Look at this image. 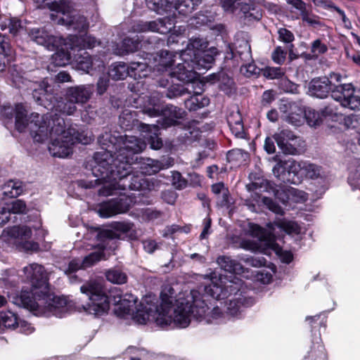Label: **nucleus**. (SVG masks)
<instances>
[{"label": "nucleus", "mask_w": 360, "mask_h": 360, "mask_svg": "<svg viewBox=\"0 0 360 360\" xmlns=\"http://www.w3.org/2000/svg\"><path fill=\"white\" fill-rule=\"evenodd\" d=\"M204 290V295L192 290L175 299L174 289L165 288L160 293V303L155 311L146 307L143 311L136 308L137 298L131 293L122 295L120 288H114L108 295L99 283L93 281V315L105 314L112 302L118 317L130 316L135 321L144 324L153 316L157 325L162 328H185L192 319L205 323L224 322L228 316H237L244 308L254 304L253 299L245 295L243 282L236 275L212 277Z\"/></svg>", "instance_id": "f257e3e1"}, {"label": "nucleus", "mask_w": 360, "mask_h": 360, "mask_svg": "<svg viewBox=\"0 0 360 360\" xmlns=\"http://www.w3.org/2000/svg\"><path fill=\"white\" fill-rule=\"evenodd\" d=\"M26 281L30 283V290L8 292V297L14 304L23 307L36 316H55L62 318L70 313L74 304L65 297L55 296L49 292L48 274L44 267L32 263L23 268Z\"/></svg>", "instance_id": "f03ea898"}, {"label": "nucleus", "mask_w": 360, "mask_h": 360, "mask_svg": "<svg viewBox=\"0 0 360 360\" xmlns=\"http://www.w3.org/2000/svg\"><path fill=\"white\" fill-rule=\"evenodd\" d=\"M132 164L128 162H115V166L108 169V176H96L95 180L82 181L79 185L90 188L99 184L103 186L98 190L102 196L117 195L118 198L101 202L98 206V214L103 218H108L116 214L127 212L135 203L132 195L123 193L127 188L139 190L143 187L144 179L139 175L132 174Z\"/></svg>", "instance_id": "7ed1b4c3"}, {"label": "nucleus", "mask_w": 360, "mask_h": 360, "mask_svg": "<svg viewBox=\"0 0 360 360\" xmlns=\"http://www.w3.org/2000/svg\"><path fill=\"white\" fill-rule=\"evenodd\" d=\"M1 114L6 128L11 127L14 123L16 130L19 132L25 131L28 127L34 141L44 143L50 139L51 143L48 148L52 156L64 158L72 153L73 139H71L70 135L66 138L63 136L62 131L58 134L51 133L53 119L60 116L57 113L51 112L40 115L34 112L27 117L25 108L19 103L15 107L4 105Z\"/></svg>", "instance_id": "20e7f679"}, {"label": "nucleus", "mask_w": 360, "mask_h": 360, "mask_svg": "<svg viewBox=\"0 0 360 360\" xmlns=\"http://www.w3.org/2000/svg\"><path fill=\"white\" fill-rule=\"evenodd\" d=\"M98 141L101 150L94 154L92 174L94 176L106 177L108 176L109 167L115 166L117 160L132 164L135 160L134 155L145 149L148 141L134 136L116 135L106 131L98 136Z\"/></svg>", "instance_id": "39448f33"}, {"label": "nucleus", "mask_w": 360, "mask_h": 360, "mask_svg": "<svg viewBox=\"0 0 360 360\" xmlns=\"http://www.w3.org/2000/svg\"><path fill=\"white\" fill-rule=\"evenodd\" d=\"M52 11L50 18L53 22L58 25H65L68 29L78 31L79 34L71 35L68 38V42L65 41V46H69L72 51L78 52L86 51L85 49H91L100 44V41L94 36L87 34L86 30L89 24L86 18L77 14L72 10L68 4L60 0L46 3Z\"/></svg>", "instance_id": "423d86ee"}, {"label": "nucleus", "mask_w": 360, "mask_h": 360, "mask_svg": "<svg viewBox=\"0 0 360 360\" xmlns=\"http://www.w3.org/2000/svg\"><path fill=\"white\" fill-rule=\"evenodd\" d=\"M137 112L131 109H125L119 117V124L126 131L136 129L146 139L150 148L158 150L162 146V141L159 138V127L156 124H146L137 119Z\"/></svg>", "instance_id": "0eeeda50"}, {"label": "nucleus", "mask_w": 360, "mask_h": 360, "mask_svg": "<svg viewBox=\"0 0 360 360\" xmlns=\"http://www.w3.org/2000/svg\"><path fill=\"white\" fill-rule=\"evenodd\" d=\"M34 99L39 105L44 106L47 109H55L68 115H72L77 110L76 103L67 98L65 94V98L56 101L53 94V89L46 82H42L37 89H34L32 92Z\"/></svg>", "instance_id": "6e6552de"}, {"label": "nucleus", "mask_w": 360, "mask_h": 360, "mask_svg": "<svg viewBox=\"0 0 360 360\" xmlns=\"http://www.w3.org/2000/svg\"><path fill=\"white\" fill-rule=\"evenodd\" d=\"M143 113L150 117H162V127L167 128L179 124V120L186 115L182 108L173 105H163L158 98L151 96L148 98V103L144 105Z\"/></svg>", "instance_id": "1a4fd4ad"}, {"label": "nucleus", "mask_w": 360, "mask_h": 360, "mask_svg": "<svg viewBox=\"0 0 360 360\" xmlns=\"http://www.w3.org/2000/svg\"><path fill=\"white\" fill-rule=\"evenodd\" d=\"M148 8L160 15L175 11L186 15L201 4L202 0H146Z\"/></svg>", "instance_id": "9d476101"}, {"label": "nucleus", "mask_w": 360, "mask_h": 360, "mask_svg": "<svg viewBox=\"0 0 360 360\" xmlns=\"http://www.w3.org/2000/svg\"><path fill=\"white\" fill-rule=\"evenodd\" d=\"M246 232L257 238V241L243 240V248L251 251L265 252L267 249H276V243L273 234L260 226L249 222Z\"/></svg>", "instance_id": "9b49d317"}, {"label": "nucleus", "mask_w": 360, "mask_h": 360, "mask_svg": "<svg viewBox=\"0 0 360 360\" xmlns=\"http://www.w3.org/2000/svg\"><path fill=\"white\" fill-rule=\"evenodd\" d=\"M29 39L34 43L43 46L47 50L53 51L59 46L65 44V39L54 35L45 27H32L27 30Z\"/></svg>", "instance_id": "f8f14e48"}, {"label": "nucleus", "mask_w": 360, "mask_h": 360, "mask_svg": "<svg viewBox=\"0 0 360 360\" xmlns=\"http://www.w3.org/2000/svg\"><path fill=\"white\" fill-rule=\"evenodd\" d=\"M60 131L63 132L64 137L68 138V135H70L71 139H73V145L76 143L86 145L94 140L91 134L84 131L79 132L72 126H70L66 129L64 119L60 116H56L55 119H53V126L51 128V133L58 134Z\"/></svg>", "instance_id": "ddd939ff"}, {"label": "nucleus", "mask_w": 360, "mask_h": 360, "mask_svg": "<svg viewBox=\"0 0 360 360\" xmlns=\"http://www.w3.org/2000/svg\"><path fill=\"white\" fill-rule=\"evenodd\" d=\"M174 17L167 16L150 22H135L131 27L134 32H144L148 31L156 32L160 34H167L174 27Z\"/></svg>", "instance_id": "4468645a"}, {"label": "nucleus", "mask_w": 360, "mask_h": 360, "mask_svg": "<svg viewBox=\"0 0 360 360\" xmlns=\"http://www.w3.org/2000/svg\"><path fill=\"white\" fill-rule=\"evenodd\" d=\"M291 169L295 172L294 180L292 184H299L303 178L317 179L321 176V167L309 161H295L292 163Z\"/></svg>", "instance_id": "2eb2a0df"}, {"label": "nucleus", "mask_w": 360, "mask_h": 360, "mask_svg": "<svg viewBox=\"0 0 360 360\" xmlns=\"http://www.w3.org/2000/svg\"><path fill=\"white\" fill-rule=\"evenodd\" d=\"M278 148L287 155H297L299 153L300 139L292 131L288 129H283L274 135Z\"/></svg>", "instance_id": "dca6fc26"}, {"label": "nucleus", "mask_w": 360, "mask_h": 360, "mask_svg": "<svg viewBox=\"0 0 360 360\" xmlns=\"http://www.w3.org/2000/svg\"><path fill=\"white\" fill-rule=\"evenodd\" d=\"M72 51V61L75 62L76 68L86 73L92 70H101L104 65L103 61L98 57L92 58L88 52H78L76 50Z\"/></svg>", "instance_id": "f3484780"}, {"label": "nucleus", "mask_w": 360, "mask_h": 360, "mask_svg": "<svg viewBox=\"0 0 360 360\" xmlns=\"http://www.w3.org/2000/svg\"><path fill=\"white\" fill-rule=\"evenodd\" d=\"M335 94H338L334 99L339 101L342 106L355 110L360 106V97L354 95V89L351 83H344L336 86Z\"/></svg>", "instance_id": "a211bd4d"}, {"label": "nucleus", "mask_w": 360, "mask_h": 360, "mask_svg": "<svg viewBox=\"0 0 360 360\" xmlns=\"http://www.w3.org/2000/svg\"><path fill=\"white\" fill-rule=\"evenodd\" d=\"M172 165V163L170 160L163 162L148 158H140L139 159L137 157L132 163L133 169H139L140 173L144 175H153L161 169L170 167Z\"/></svg>", "instance_id": "6ab92c4d"}, {"label": "nucleus", "mask_w": 360, "mask_h": 360, "mask_svg": "<svg viewBox=\"0 0 360 360\" xmlns=\"http://www.w3.org/2000/svg\"><path fill=\"white\" fill-rule=\"evenodd\" d=\"M183 61L179 63L174 68H172L167 76L169 77H175L179 81L185 82L188 86L191 84L193 89L195 80L198 77V74L195 71L190 60L186 61L185 58H181Z\"/></svg>", "instance_id": "aec40b11"}, {"label": "nucleus", "mask_w": 360, "mask_h": 360, "mask_svg": "<svg viewBox=\"0 0 360 360\" xmlns=\"http://www.w3.org/2000/svg\"><path fill=\"white\" fill-rule=\"evenodd\" d=\"M4 235L14 239L16 243H24V248L28 250H35L37 248V244L34 243L28 242L32 236V230L27 226H13L8 228L4 231Z\"/></svg>", "instance_id": "412c9836"}, {"label": "nucleus", "mask_w": 360, "mask_h": 360, "mask_svg": "<svg viewBox=\"0 0 360 360\" xmlns=\"http://www.w3.org/2000/svg\"><path fill=\"white\" fill-rule=\"evenodd\" d=\"M333 85L328 77L314 78L309 83V91L314 97L324 98L330 91L333 93Z\"/></svg>", "instance_id": "4be33fe9"}, {"label": "nucleus", "mask_w": 360, "mask_h": 360, "mask_svg": "<svg viewBox=\"0 0 360 360\" xmlns=\"http://www.w3.org/2000/svg\"><path fill=\"white\" fill-rule=\"evenodd\" d=\"M94 92L93 85H80L70 87L67 89V98L75 101L77 104L86 103L91 97Z\"/></svg>", "instance_id": "5701e85b"}, {"label": "nucleus", "mask_w": 360, "mask_h": 360, "mask_svg": "<svg viewBox=\"0 0 360 360\" xmlns=\"http://www.w3.org/2000/svg\"><path fill=\"white\" fill-rule=\"evenodd\" d=\"M174 57L175 54L167 50H162L157 53L153 58L154 65L153 68L154 70L160 73L169 74L172 69L171 67L174 63Z\"/></svg>", "instance_id": "b1692460"}, {"label": "nucleus", "mask_w": 360, "mask_h": 360, "mask_svg": "<svg viewBox=\"0 0 360 360\" xmlns=\"http://www.w3.org/2000/svg\"><path fill=\"white\" fill-rule=\"evenodd\" d=\"M292 163H295V160L292 159L278 161L273 167L274 175L283 182L292 184V180H294L295 177V172L291 169Z\"/></svg>", "instance_id": "393cba45"}, {"label": "nucleus", "mask_w": 360, "mask_h": 360, "mask_svg": "<svg viewBox=\"0 0 360 360\" xmlns=\"http://www.w3.org/2000/svg\"><path fill=\"white\" fill-rule=\"evenodd\" d=\"M207 41L202 39H191L186 48L181 51V58H185L186 61L191 60L192 57L195 58L200 52L207 50Z\"/></svg>", "instance_id": "a878e982"}, {"label": "nucleus", "mask_w": 360, "mask_h": 360, "mask_svg": "<svg viewBox=\"0 0 360 360\" xmlns=\"http://www.w3.org/2000/svg\"><path fill=\"white\" fill-rule=\"evenodd\" d=\"M227 122L231 133L236 138L246 139L247 134L244 129L242 115L238 110L232 112L229 115Z\"/></svg>", "instance_id": "bb28decb"}, {"label": "nucleus", "mask_w": 360, "mask_h": 360, "mask_svg": "<svg viewBox=\"0 0 360 360\" xmlns=\"http://www.w3.org/2000/svg\"><path fill=\"white\" fill-rule=\"evenodd\" d=\"M190 61L195 71L196 70H208L212 67L214 61V51L212 50L201 51L198 56H195V58L192 57Z\"/></svg>", "instance_id": "cd10ccee"}, {"label": "nucleus", "mask_w": 360, "mask_h": 360, "mask_svg": "<svg viewBox=\"0 0 360 360\" xmlns=\"http://www.w3.org/2000/svg\"><path fill=\"white\" fill-rule=\"evenodd\" d=\"M70 46L62 45L55 49L56 52L52 56V62L56 66H64L72 60V51H68Z\"/></svg>", "instance_id": "c85d7f7f"}, {"label": "nucleus", "mask_w": 360, "mask_h": 360, "mask_svg": "<svg viewBox=\"0 0 360 360\" xmlns=\"http://www.w3.org/2000/svg\"><path fill=\"white\" fill-rule=\"evenodd\" d=\"M275 226L288 234H299L301 231L300 226L295 221L285 219L278 220L274 223L267 224L269 231H274Z\"/></svg>", "instance_id": "c756f323"}, {"label": "nucleus", "mask_w": 360, "mask_h": 360, "mask_svg": "<svg viewBox=\"0 0 360 360\" xmlns=\"http://www.w3.org/2000/svg\"><path fill=\"white\" fill-rule=\"evenodd\" d=\"M195 94L184 102L185 107L190 111H195L198 109L207 106L210 99L202 95L200 92L195 91Z\"/></svg>", "instance_id": "7c9ffc66"}, {"label": "nucleus", "mask_w": 360, "mask_h": 360, "mask_svg": "<svg viewBox=\"0 0 360 360\" xmlns=\"http://www.w3.org/2000/svg\"><path fill=\"white\" fill-rule=\"evenodd\" d=\"M151 65L146 62H131L128 65L129 77L135 79L147 77L148 68Z\"/></svg>", "instance_id": "2f4dec72"}, {"label": "nucleus", "mask_w": 360, "mask_h": 360, "mask_svg": "<svg viewBox=\"0 0 360 360\" xmlns=\"http://www.w3.org/2000/svg\"><path fill=\"white\" fill-rule=\"evenodd\" d=\"M109 76L115 80H121L129 76L128 65L124 62H117L111 65Z\"/></svg>", "instance_id": "473e14b6"}, {"label": "nucleus", "mask_w": 360, "mask_h": 360, "mask_svg": "<svg viewBox=\"0 0 360 360\" xmlns=\"http://www.w3.org/2000/svg\"><path fill=\"white\" fill-rule=\"evenodd\" d=\"M2 189L4 195L16 198L22 193V183L17 180H9L4 184Z\"/></svg>", "instance_id": "72a5a7b5"}, {"label": "nucleus", "mask_w": 360, "mask_h": 360, "mask_svg": "<svg viewBox=\"0 0 360 360\" xmlns=\"http://www.w3.org/2000/svg\"><path fill=\"white\" fill-rule=\"evenodd\" d=\"M217 262L221 269L230 273H238L241 269L240 264L228 256L219 257Z\"/></svg>", "instance_id": "f704fd0d"}, {"label": "nucleus", "mask_w": 360, "mask_h": 360, "mask_svg": "<svg viewBox=\"0 0 360 360\" xmlns=\"http://www.w3.org/2000/svg\"><path fill=\"white\" fill-rule=\"evenodd\" d=\"M20 320L18 315L11 311H6L0 314V328L4 326L7 328H16Z\"/></svg>", "instance_id": "c9c22d12"}, {"label": "nucleus", "mask_w": 360, "mask_h": 360, "mask_svg": "<svg viewBox=\"0 0 360 360\" xmlns=\"http://www.w3.org/2000/svg\"><path fill=\"white\" fill-rule=\"evenodd\" d=\"M234 56H238L242 62L252 61V52L249 42L245 40L238 41Z\"/></svg>", "instance_id": "e433bc0d"}, {"label": "nucleus", "mask_w": 360, "mask_h": 360, "mask_svg": "<svg viewBox=\"0 0 360 360\" xmlns=\"http://www.w3.org/2000/svg\"><path fill=\"white\" fill-rule=\"evenodd\" d=\"M140 41L138 39L125 38L122 42L121 48L115 50L117 55L123 56L131 52L136 51L139 46Z\"/></svg>", "instance_id": "4c0bfd02"}, {"label": "nucleus", "mask_w": 360, "mask_h": 360, "mask_svg": "<svg viewBox=\"0 0 360 360\" xmlns=\"http://www.w3.org/2000/svg\"><path fill=\"white\" fill-rule=\"evenodd\" d=\"M5 204L12 217H17L18 214H25L27 211L26 203L22 200H13L11 202H6Z\"/></svg>", "instance_id": "58836bf2"}, {"label": "nucleus", "mask_w": 360, "mask_h": 360, "mask_svg": "<svg viewBox=\"0 0 360 360\" xmlns=\"http://www.w3.org/2000/svg\"><path fill=\"white\" fill-rule=\"evenodd\" d=\"M22 28V22L16 18H6L1 23V29L5 30H8L11 34H15Z\"/></svg>", "instance_id": "ea45409f"}, {"label": "nucleus", "mask_w": 360, "mask_h": 360, "mask_svg": "<svg viewBox=\"0 0 360 360\" xmlns=\"http://www.w3.org/2000/svg\"><path fill=\"white\" fill-rule=\"evenodd\" d=\"M300 17L302 22L310 27H319L323 25L320 20V18L308 8L300 15Z\"/></svg>", "instance_id": "a19ab883"}, {"label": "nucleus", "mask_w": 360, "mask_h": 360, "mask_svg": "<svg viewBox=\"0 0 360 360\" xmlns=\"http://www.w3.org/2000/svg\"><path fill=\"white\" fill-rule=\"evenodd\" d=\"M105 276L108 281L116 284H123L127 280L126 274L120 269H110L106 272Z\"/></svg>", "instance_id": "79ce46f5"}, {"label": "nucleus", "mask_w": 360, "mask_h": 360, "mask_svg": "<svg viewBox=\"0 0 360 360\" xmlns=\"http://www.w3.org/2000/svg\"><path fill=\"white\" fill-rule=\"evenodd\" d=\"M188 87H185L181 84H172L167 90L166 96L169 98H174L186 94H191Z\"/></svg>", "instance_id": "37998d69"}, {"label": "nucleus", "mask_w": 360, "mask_h": 360, "mask_svg": "<svg viewBox=\"0 0 360 360\" xmlns=\"http://www.w3.org/2000/svg\"><path fill=\"white\" fill-rule=\"evenodd\" d=\"M321 111L318 112L312 109H308L304 112V118L306 119L308 124L311 127L319 125L322 120Z\"/></svg>", "instance_id": "c03bdc74"}, {"label": "nucleus", "mask_w": 360, "mask_h": 360, "mask_svg": "<svg viewBox=\"0 0 360 360\" xmlns=\"http://www.w3.org/2000/svg\"><path fill=\"white\" fill-rule=\"evenodd\" d=\"M240 72L248 77L257 76L259 74L260 69L256 66L253 60L252 61H243Z\"/></svg>", "instance_id": "a18cd8bd"}, {"label": "nucleus", "mask_w": 360, "mask_h": 360, "mask_svg": "<svg viewBox=\"0 0 360 360\" xmlns=\"http://www.w3.org/2000/svg\"><path fill=\"white\" fill-rule=\"evenodd\" d=\"M81 268H83V265L79 259H74L69 262L68 267L64 271L65 274L70 275V282L74 283L76 281L77 276L73 275V273Z\"/></svg>", "instance_id": "49530a36"}, {"label": "nucleus", "mask_w": 360, "mask_h": 360, "mask_svg": "<svg viewBox=\"0 0 360 360\" xmlns=\"http://www.w3.org/2000/svg\"><path fill=\"white\" fill-rule=\"evenodd\" d=\"M328 51L327 45L322 40L317 39L311 43V53L313 56L317 58L320 55L324 54Z\"/></svg>", "instance_id": "de8ad7c7"}, {"label": "nucleus", "mask_w": 360, "mask_h": 360, "mask_svg": "<svg viewBox=\"0 0 360 360\" xmlns=\"http://www.w3.org/2000/svg\"><path fill=\"white\" fill-rule=\"evenodd\" d=\"M103 257V254L100 251H96L90 253L89 255L86 256L82 261L83 268H87L93 266L96 262L100 261Z\"/></svg>", "instance_id": "09e8293b"}, {"label": "nucleus", "mask_w": 360, "mask_h": 360, "mask_svg": "<svg viewBox=\"0 0 360 360\" xmlns=\"http://www.w3.org/2000/svg\"><path fill=\"white\" fill-rule=\"evenodd\" d=\"M110 226L112 230L122 233H127L134 228V224L130 221H113Z\"/></svg>", "instance_id": "8fccbe9b"}, {"label": "nucleus", "mask_w": 360, "mask_h": 360, "mask_svg": "<svg viewBox=\"0 0 360 360\" xmlns=\"http://www.w3.org/2000/svg\"><path fill=\"white\" fill-rule=\"evenodd\" d=\"M284 73L281 68L266 67L263 70V75L269 79H279L284 75Z\"/></svg>", "instance_id": "3c124183"}, {"label": "nucleus", "mask_w": 360, "mask_h": 360, "mask_svg": "<svg viewBox=\"0 0 360 360\" xmlns=\"http://www.w3.org/2000/svg\"><path fill=\"white\" fill-rule=\"evenodd\" d=\"M16 221L17 217L11 216V212H9L8 209H7L6 204L0 207V225H4L9 221L15 223Z\"/></svg>", "instance_id": "603ef678"}, {"label": "nucleus", "mask_w": 360, "mask_h": 360, "mask_svg": "<svg viewBox=\"0 0 360 360\" xmlns=\"http://www.w3.org/2000/svg\"><path fill=\"white\" fill-rule=\"evenodd\" d=\"M304 115L302 112L300 113L292 112L285 116V120L294 126H300L304 121Z\"/></svg>", "instance_id": "864d4df0"}, {"label": "nucleus", "mask_w": 360, "mask_h": 360, "mask_svg": "<svg viewBox=\"0 0 360 360\" xmlns=\"http://www.w3.org/2000/svg\"><path fill=\"white\" fill-rule=\"evenodd\" d=\"M172 184L177 189H183L187 186V181L181 176L179 172H172Z\"/></svg>", "instance_id": "5fc2aeb1"}, {"label": "nucleus", "mask_w": 360, "mask_h": 360, "mask_svg": "<svg viewBox=\"0 0 360 360\" xmlns=\"http://www.w3.org/2000/svg\"><path fill=\"white\" fill-rule=\"evenodd\" d=\"M285 56L286 52L281 46L276 47L271 54L273 61L278 65L285 62Z\"/></svg>", "instance_id": "6e6d98bb"}, {"label": "nucleus", "mask_w": 360, "mask_h": 360, "mask_svg": "<svg viewBox=\"0 0 360 360\" xmlns=\"http://www.w3.org/2000/svg\"><path fill=\"white\" fill-rule=\"evenodd\" d=\"M345 76H342L340 73L333 72L330 75L329 81L333 84V97L334 98L338 94H335V91H336V86L342 84L341 82L344 79H345Z\"/></svg>", "instance_id": "4d7b16f0"}, {"label": "nucleus", "mask_w": 360, "mask_h": 360, "mask_svg": "<svg viewBox=\"0 0 360 360\" xmlns=\"http://www.w3.org/2000/svg\"><path fill=\"white\" fill-rule=\"evenodd\" d=\"M264 204L273 212L276 214H283V210L281 206H279L276 202L271 198L264 197L262 199Z\"/></svg>", "instance_id": "13d9d810"}, {"label": "nucleus", "mask_w": 360, "mask_h": 360, "mask_svg": "<svg viewBox=\"0 0 360 360\" xmlns=\"http://www.w3.org/2000/svg\"><path fill=\"white\" fill-rule=\"evenodd\" d=\"M279 40L284 43H290L295 39L292 32L286 28H280L278 30Z\"/></svg>", "instance_id": "bf43d9fd"}, {"label": "nucleus", "mask_w": 360, "mask_h": 360, "mask_svg": "<svg viewBox=\"0 0 360 360\" xmlns=\"http://www.w3.org/2000/svg\"><path fill=\"white\" fill-rule=\"evenodd\" d=\"M243 0H240L237 1L236 8L240 7V11L244 13L245 18H249L252 15L250 13V11L254 9L253 3L248 2L245 3L243 1Z\"/></svg>", "instance_id": "052dcab7"}, {"label": "nucleus", "mask_w": 360, "mask_h": 360, "mask_svg": "<svg viewBox=\"0 0 360 360\" xmlns=\"http://www.w3.org/2000/svg\"><path fill=\"white\" fill-rule=\"evenodd\" d=\"M345 122L348 128H355L360 124V114H351L345 117Z\"/></svg>", "instance_id": "680f3d73"}, {"label": "nucleus", "mask_w": 360, "mask_h": 360, "mask_svg": "<svg viewBox=\"0 0 360 360\" xmlns=\"http://www.w3.org/2000/svg\"><path fill=\"white\" fill-rule=\"evenodd\" d=\"M286 1L289 5L292 6V8L299 11L300 15L307 9L306 3L302 0H286Z\"/></svg>", "instance_id": "e2e57ef3"}, {"label": "nucleus", "mask_w": 360, "mask_h": 360, "mask_svg": "<svg viewBox=\"0 0 360 360\" xmlns=\"http://www.w3.org/2000/svg\"><path fill=\"white\" fill-rule=\"evenodd\" d=\"M17 328H18L19 332L26 335L31 334L34 330V327L24 320H20Z\"/></svg>", "instance_id": "0e129e2a"}, {"label": "nucleus", "mask_w": 360, "mask_h": 360, "mask_svg": "<svg viewBox=\"0 0 360 360\" xmlns=\"http://www.w3.org/2000/svg\"><path fill=\"white\" fill-rule=\"evenodd\" d=\"M143 244L144 250L150 254L153 253L155 250L159 248L158 243L155 240L151 239L144 240Z\"/></svg>", "instance_id": "69168bd1"}, {"label": "nucleus", "mask_w": 360, "mask_h": 360, "mask_svg": "<svg viewBox=\"0 0 360 360\" xmlns=\"http://www.w3.org/2000/svg\"><path fill=\"white\" fill-rule=\"evenodd\" d=\"M231 198L229 196V191L227 189L226 192H224L221 195H218L217 204L221 207H229L231 204Z\"/></svg>", "instance_id": "338daca9"}, {"label": "nucleus", "mask_w": 360, "mask_h": 360, "mask_svg": "<svg viewBox=\"0 0 360 360\" xmlns=\"http://www.w3.org/2000/svg\"><path fill=\"white\" fill-rule=\"evenodd\" d=\"M322 117H333L338 115V109L333 105H328L320 110Z\"/></svg>", "instance_id": "774afa93"}]
</instances>
